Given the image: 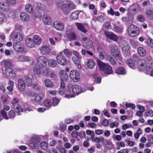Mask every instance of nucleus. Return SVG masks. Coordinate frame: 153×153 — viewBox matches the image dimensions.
Returning <instances> with one entry per match:
<instances>
[{
  "label": "nucleus",
  "instance_id": "obj_1",
  "mask_svg": "<svg viewBox=\"0 0 153 153\" xmlns=\"http://www.w3.org/2000/svg\"><path fill=\"white\" fill-rule=\"evenodd\" d=\"M97 62L100 69L105 74L109 75L113 73L112 68L108 64L104 63L99 59Z\"/></svg>",
  "mask_w": 153,
  "mask_h": 153
},
{
  "label": "nucleus",
  "instance_id": "obj_2",
  "mask_svg": "<svg viewBox=\"0 0 153 153\" xmlns=\"http://www.w3.org/2000/svg\"><path fill=\"white\" fill-rule=\"evenodd\" d=\"M110 48L112 56L116 59L121 60L122 58L117 46L115 45H111Z\"/></svg>",
  "mask_w": 153,
  "mask_h": 153
},
{
  "label": "nucleus",
  "instance_id": "obj_3",
  "mask_svg": "<svg viewBox=\"0 0 153 153\" xmlns=\"http://www.w3.org/2000/svg\"><path fill=\"white\" fill-rule=\"evenodd\" d=\"M76 7L73 3L63 4L62 6V10L63 13L65 14H68L71 10L75 8Z\"/></svg>",
  "mask_w": 153,
  "mask_h": 153
},
{
  "label": "nucleus",
  "instance_id": "obj_4",
  "mask_svg": "<svg viewBox=\"0 0 153 153\" xmlns=\"http://www.w3.org/2000/svg\"><path fill=\"white\" fill-rule=\"evenodd\" d=\"M10 39L14 41L20 42L22 40L23 37L22 35L20 33L14 32L11 34Z\"/></svg>",
  "mask_w": 153,
  "mask_h": 153
},
{
  "label": "nucleus",
  "instance_id": "obj_5",
  "mask_svg": "<svg viewBox=\"0 0 153 153\" xmlns=\"http://www.w3.org/2000/svg\"><path fill=\"white\" fill-rule=\"evenodd\" d=\"M66 35L68 39L72 40H75L77 38L76 35L71 27H69L67 30Z\"/></svg>",
  "mask_w": 153,
  "mask_h": 153
},
{
  "label": "nucleus",
  "instance_id": "obj_6",
  "mask_svg": "<svg viewBox=\"0 0 153 153\" xmlns=\"http://www.w3.org/2000/svg\"><path fill=\"white\" fill-rule=\"evenodd\" d=\"M70 76L74 82H78L80 76L78 72L76 70H72L70 72Z\"/></svg>",
  "mask_w": 153,
  "mask_h": 153
},
{
  "label": "nucleus",
  "instance_id": "obj_7",
  "mask_svg": "<svg viewBox=\"0 0 153 153\" xmlns=\"http://www.w3.org/2000/svg\"><path fill=\"white\" fill-rule=\"evenodd\" d=\"M56 59L58 64L62 65H65L67 63V60L65 56L61 54L57 56Z\"/></svg>",
  "mask_w": 153,
  "mask_h": 153
},
{
  "label": "nucleus",
  "instance_id": "obj_8",
  "mask_svg": "<svg viewBox=\"0 0 153 153\" xmlns=\"http://www.w3.org/2000/svg\"><path fill=\"white\" fill-rule=\"evenodd\" d=\"M14 50L17 52L22 53L24 50V46L20 42H16L13 45Z\"/></svg>",
  "mask_w": 153,
  "mask_h": 153
},
{
  "label": "nucleus",
  "instance_id": "obj_9",
  "mask_svg": "<svg viewBox=\"0 0 153 153\" xmlns=\"http://www.w3.org/2000/svg\"><path fill=\"white\" fill-rule=\"evenodd\" d=\"M69 85H71V88L72 89L71 92L72 94H74L75 95V94H78L81 93L82 89L79 86L76 85H72L71 84Z\"/></svg>",
  "mask_w": 153,
  "mask_h": 153
},
{
  "label": "nucleus",
  "instance_id": "obj_10",
  "mask_svg": "<svg viewBox=\"0 0 153 153\" xmlns=\"http://www.w3.org/2000/svg\"><path fill=\"white\" fill-rule=\"evenodd\" d=\"M105 35L108 39L113 40L115 42H117L118 41V37L113 33L105 32Z\"/></svg>",
  "mask_w": 153,
  "mask_h": 153
},
{
  "label": "nucleus",
  "instance_id": "obj_11",
  "mask_svg": "<svg viewBox=\"0 0 153 153\" xmlns=\"http://www.w3.org/2000/svg\"><path fill=\"white\" fill-rule=\"evenodd\" d=\"M47 62L45 60V58L44 56H41L39 57L37 59V62L36 64L39 65L41 67L45 66L46 65Z\"/></svg>",
  "mask_w": 153,
  "mask_h": 153
},
{
  "label": "nucleus",
  "instance_id": "obj_12",
  "mask_svg": "<svg viewBox=\"0 0 153 153\" xmlns=\"http://www.w3.org/2000/svg\"><path fill=\"white\" fill-rule=\"evenodd\" d=\"M53 26L56 29L59 30H62L64 29V26L63 24L59 21L54 22L53 23Z\"/></svg>",
  "mask_w": 153,
  "mask_h": 153
},
{
  "label": "nucleus",
  "instance_id": "obj_13",
  "mask_svg": "<svg viewBox=\"0 0 153 153\" xmlns=\"http://www.w3.org/2000/svg\"><path fill=\"white\" fill-rule=\"evenodd\" d=\"M18 88L20 91H24L25 89V86L24 81L19 79L18 81Z\"/></svg>",
  "mask_w": 153,
  "mask_h": 153
},
{
  "label": "nucleus",
  "instance_id": "obj_14",
  "mask_svg": "<svg viewBox=\"0 0 153 153\" xmlns=\"http://www.w3.org/2000/svg\"><path fill=\"white\" fill-rule=\"evenodd\" d=\"M71 85H68L67 87V91L65 96V97L69 99L70 98L74 97H75V95L74 94H72L71 90Z\"/></svg>",
  "mask_w": 153,
  "mask_h": 153
},
{
  "label": "nucleus",
  "instance_id": "obj_15",
  "mask_svg": "<svg viewBox=\"0 0 153 153\" xmlns=\"http://www.w3.org/2000/svg\"><path fill=\"white\" fill-rule=\"evenodd\" d=\"M115 73L118 75H125L126 74V71L124 67H120L116 69Z\"/></svg>",
  "mask_w": 153,
  "mask_h": 153
},
{
  "label": "nucleus",
  "instance_id": "obj_16",
  "mask_svg": "<svg viewBox=\"0 0 153 153\" xmlns=\"http://www.w3.org/2000/svg\"><path fill=\"white\" fill-rule=\"evenodd\" d=\"M6 73L7 75L12 78H14L16 76L14 71L10 68H8L6 70Z\"/></svg>",
  "mask_w": 153,
  "mask_h": 153
},
{
  "label": "nucleus",
  "instance_id": "obj_17",
  "mask_svg": "<svg viewBox=\"0 0 153 153\" xmlns=\"http://www.w3.org/2000/svg\"><path fill=\"white\" fill-rule=\"evenodd\" d=\"M59 77L60 80L66 81L68 78V76L65 71H61L59 73Z\"/></svg>",
  "mask_w": 153,
  "mask_h": 153
},
{
  "label": "nucleus",
  "instance_id": "obj_18",
  "mask_svg": "<svg viewBox=\"0 0 153 153\" xmlns=\"http://www.w3.org/2000/svg\"><path fill=\"white\" fill-rule=\"evenodd\" d=\"M9 6L8 3L5 2L0 3V8L5 11H7L9 10Z\"/></svg>",
  "mask_w": 153,
  "mask_h": 153
},
{
  "label": "nucleus",
  "instance_id": "obj_19",
  "mask_svg": "<svg viewBox=\"0 0 153 153\" xmlns=\"http://www.w3.org/2000/svg\"><path fill=\"white\" fill-rule=\"evenodd\" d=\"M87 67L90 69H93L95 65V63L94 60L89 59L88 60L86 63Z\"/></svg>",
  "mask_w": 153,
  "mask_h": 153
},
{
  "label": "nucleus",
  "instance_id": "obj_20",
  "mask_svg": "<svg viewBox=\"0 0 153 153\" xmlns=\"http://www.w3.org/2000/svg\"><path fill=\"white\" fill-rule=\"evenodd\" d=\"M41 53L43 55H48L49 52L48 47L46 46H43L41 47L40 49Z\"/></svg>",
  "mask_w": 153,
  "mask_h": 153
},
{
  "label": "nucleus",
  "instance_id": "obj_21",
  "mask_svg": "<svg viewBox=\"0 0 153 153\" xmlns=\"http://www.w3.org/2000/svg\"><path fill=\"white\" fill-rule=\"evenodd\" d=\"M1 65L2 66L6 68L7 69L9 68L11 66V62L9 60H3L1 63Z\"/></svg>",
  "mask_w": 153,
  "mask_h": 153
},
{
  "label": "nucleus",
  "instance_id": "obj_22",
  "mask_svg": "<svg viewBox=\"0 0 153 153\" xmlns=\"http://www.w3.org/2000/svg\"><path fill=\"white\" fill-rule=\"evenodd\" d=\"M44 98V95L42 93L38 94L35 97L34 99L35 102H40Z\"/></svg>",
  "mask_w": 153,
  "mask_h": 153
},
{
  "label": "nucleus",
  "instance_id": "obj_23",
  "mask_svg": "<svg viewBox=\"0 0 153 153\" xmlns=\"http://www.w3.org/2000/svg\"><path fill=\"white\" fill-rule=\"evenodd\" d=\"M122 51L125 56H129L130 54V51L128 46H124L122 48Z\"/></svg>",
  "mask_w": 153,
  "mask_h": 153
},
{
  "label": "nucleus",
  "instance_id": "obj_24",
  "mask_svg": "<svg viewBox=\"0 0 153 153\" xmlns=\"http://www.w3.org/2000/svg\"><path fill=\"white\" fill-rule=\"evenodd\" d=\"M42 67L36 64L33 68V71L36 74L39 75L40 74L41 72Z\"/></svg>",
  "mask_w": 153,
  "mask_h": 153
},
{
  "label": "nucleus",
  "instance_id": "obj_25",
  "mask_svg": "<svg viewBox=\"0 0 153 153\" xmlns=\"http://www.w3.org/2000/svg\"><path fill=\"white\" fill-rule=\"evenodd\" d=\"M137 65L138 68L142 67L143 68L146 66L145 61L143 59H140L138 61Z\"/></svg>",
  "mask_w": 153,
  "mask_h": 153
},
{
  "label": "nucleus",
  "instance_id": "obj_26",
  "mask_svg": "<svg viewBox=\"0 0 153 153\" xmlns=\"http://www.w3.org/2000/svg\"><path fill=\"white\" fill-rule=\"evenodd\" d=\"M13 107L16 112L17 113L18 115H20L21 114L20 112L23 111L22 109L19 104L17 105H14L13 106Z\"/></svg>",
  "mask_w": 153,
  "mask_h": 153
},
{
  "label": "nucleus",
  "instance_id": "obj_27",
  "mask_svg": "<svg viewBox=\"0 0 153 153\" xmlns=\"http://www.w3.org/2000/svg\"><path fill=\"white\" fill-rule=\"evenodd\" d=\"M24 82L28 86H31L32 85V80L27 76H25L24 77Z\"/></svg>",
  "mask_w": 153,
  "mask_h": 153
},
{
  "label": "nucleus",
  "instance_id": "obj_28",
  "mask_svg": "<svg viewBox=\"0 0 153 153\" xmlns=\"http://www.w3.org/2000/svg\"><path fill=\"white\" fill-rule=\"evenodd\" d=\"M98 51L99 53V57L100 59H103L105 58V56L106 55V53L103 50L99 48Z\"/></svg>",
  "mask_w": 153,
  "mask_h": 153
},
{
  "label": "nucleus",
  "instance_id": "obj_29",
  "mask_svg": "<svg viewBox=\"0 0 153 153\" xmlns=\"http://www.w3.org/2000/svg\"><path fill=\"white\" fill-rule=\"evenodd\" d=\"M25 42L27 46L29 48L34 47V44L31 38H28L25 40Z\"/></svg>",
  "mask_w": 153,
  "mask_h": 153
},
{
  "label": "nucleus",
  "instance_id": "obj_30",
  "mask_svg": "<svg viewBox=\"0 0 153 153\" xmlns=\"http://www.w3.org/2000/svg\"><path fill=\"white\" fill-rule=\"evenodd\" d=\"M43 21L46 25H49L51 22V19L50 17L48 15H44L43 17Z\"/></svg>",
  "mask_w": 153,
  "mask_h": 153
},
{
  "label": "nucleus",
  "instance_id": "obj_31",
  "mask_svg": "<svg viewBox=\"0 0 153 153\" xmlns=\"http://www.w3.org/2000/svg\"><path fill=\"white\" fill-rule=\"evenodd\" d=\"M20 17L22 21H27L29 20V17L28 14L25 13H22L20 15Z\"/></svg>",
  "mask_w": 153,
  "mask_h": 153
},
{
  "label": "nucleus",
  "instance_id": "obj_32",
  "mask_svg": "<svg viewBox=\"0 0 153 153\" xmlns=\"http://www.w3.org/2000/svg\"><path fill=\"white\" fill-rule=\"evenodd\" d=\"M33 41L35 44L38 45L40 44L41 41V39L39 36L37 35H35L33 37Z\"/></svg>",
  "mask_w": 153,
  "mask_h": 153
},
{
  "label": "nucleus",
  "instance_id": "obj_33",
  "mask_svg": "<svg viewBox=\"0 0 153 153\" xmlns=\"http://www.w3.org/2000/svg\"><path fill=\"white\" fill-rule=\"evenodd\" d=\"M32 87L35 90L39 92L41 91V86L37 83H34L32 84Z\"/></svg>",
  "mask_w": 153,
  "mask_h": 153
},
{
  "label": "nucleus",
  "instance_id": "obj_34",
  "mask_svg": "<svg viewBox=\"0 0 153 153\" xmlns=\"http://www.w3.org/2000/svg\"><path fill=\"white\" fill-rule=\"evenodd\" d=\"M137 52L138 54L141 56H144L146 54L145 50L142 47H139L138 48Z\"/></svg>",
  "mask_w": 153,
  "mask_h": 153
},
{
  "label": "nucleus",
  "instance_id": "obj_35",
  "mask_svg": "<svg viewBox=\"0 0 153 153\" xmlns=\"http://www.w3.org/2000/svg\"><path fill=\"white\" fill-rule=\"evenodd\" d=\"M76 25L79 30L84 33L86 32L87 30L86 29L82 24L79 23H76Z\"/></svg>",
  "mask_w": 153,
  "mask_h": 153
},
{
  "label": "nucleus",
  "instance_id": "obj_36",
  "mask_svg": "<svg viewBox=\"0 0 153 153\" xmlns=\"http://www.w3.org/2000/svg\"><path fill=\"white\" fill-rule=\"evenodd\" d=\"M45 85L48 87L51 88L53 86L52 82L49 79H46L44 81Z\"/></svg>",
  "mask_w": 153,
  "mask_h": 153
},
{
  "label": "nucleus",
  "instance_id": "obj_37",
  "mask_svg": "<svg viewBox=\"0 0 153 153\" xmlns=\"http://www.w3.org/2000/svg\"><path fill=\"white\" fill-rule=\"evenodd\" d=\"M48 63L49 65L51 67H55L57 65L56 61L53 59H51L49 60Z\"/></svg>",
  "mask_w": 153,
  "mask_h": 153
},
{
  "label": "nucleus",
  "instance_id": "obj_38",
  "mask_svg": "<svg viewBox=\"0 0 153 153\" xmlns=\"http://www.w3.org/2000/svg\"><path fill=\"white\" fill-rule=\"evenodd\" d=\"M75 64L77 66L79 69L81 68V65H80V62L78 60L77 57H74L72 58Z\"/></svg>",
  "mask_w": 153,
  "mask_h": 153
},
{
  "label": "nucleus",
  "instance_id": "obj_39",
  "mask_svg": "<svg viewBox=\"0 0 153 153\" xmlns=\"http://www.w3.org/2000/svg\"><path fill=\"white\" fill-rule=\"evenodd\" d=\"M40 138L37 135H34L31 139V141L38 144L40 141Z\"/></svg>",
  "mask_w": 153,
  "mask_h": 153
},
{
  "label": "nucleus",
  "instance_id": "obj_40",
  "mask_svg": "<svg viewBox=\"0 0 153 153\" xmlns=\"http://www.w3.org/2000/svg\"><path fill=\"white\" fill-rule=\"evenodd\" d=\"M40 146L42 149L46 150L48 148V144L45 141L42 142L40 143Z\"/></svg>",
  "mask_w": 153,
  "mask_h": 153
},
{
  "label": "nucleus",
  "instance_id": "obj_41",
  "mask_svg": "<svg viewBox=\"0 0 153 153\" xmlns=\"http://www.w3.org/2000/svg\"><path fill=\"white\" fill-rule=\"evenodd\" d=\"M36 8L39 10H44L45 9V6L44 4L40 2H37L36 3Z\"/></svg>",
  "mask_w": 153,
  "mask_h": 153
},
{
  "label": "nucleus",
  "instance_id": "obj_42",
  "mask_svg": "<svg viewBox=\"0 0 153 153\" xmlns=\"http://www.w3.org/2000/svg\"><path fill=\"white\" fill-rule=\"evenodd\" d=\"M26 10L28 12L32 13L33 10L32 5L30 4H28L25 6Z\"/></svg>",
  "mask_w": 153,
  "mask_h": 153
},
{
  "label": "nucleus",
  "instance_id": "obj_43",
  "mask_svg": "<svg viewBox=\"0 0 153 153\" xmlns=\"http://www.w3.org/2000/svg\"><path fill=\"white\" fill-rule=\"evenodd\" d=\"M79 13L78 11L72 13L71 15V18L74 20L77 19L78 17Z\"/></svg>",
  "mask_w": 153,
  "mask_h": 153
},
{
  "label": "nucleus",
  "instance_id": "obj_44",
  "mask_svg": "<svg viewBox=\"0 0 153 153\" xmlns=\"http://www.w3.org/2000/svg\"><path fill=\"white\" fill-rule=\"evenodd\" d=\"M18 60L19 61H26L28 60V58L26 56H19L17 58Z\"/></svg>",
  "mask_w": 153,
  "mask_h": 153
},
{
  "label": "nucleus",
  "instance_id": "obj_45",
  "mask_svg": "<svg viewBox=\"0 0 153 153\" xmlns=\"http://www.w3.org/2000/svg\"><path fill=\"white\" fill-rule=\"evenodd\" d=\"M107 59L112 65H115L117 64V62L111 56L108 57Z\"/></svg>",
  "mask_w": 153,
  "mask_h": 153
},
{
  "label": "nucleus",
  "instance_id": "obj_46",
  "mask_svg": "<svg viewBox=\"0 0 153 153\" xmlns=\"http://www.w3.org/2000/svg\"><path fill=\"white\" fill-rule=\"evenodd\" d=\"M52 104L53 106H56L57 105L59 102V100L57 97H54L52 99Z\"/></svg>",
  "mask_w": 153,
  "mask_h": 153
},
{
  "label": "nucleus",
  "instance_id": "obj_47",
  "mask_svg": "<svg viewBox=\"0 0 153 153\" xmlns=\"http://www.w3.org/2000/svg\"><path fill=\"white\" fill-rule=\"evenodd\" d=\"M97 19L100 22H105V17L103 14H99L98 16L97 17Z\"/></svg>",
  "mask_w": 153,
  "mask_h": 153
},
{
  "label": "nucleus",
  "instance_id": "obj_48",
  "mask_svg": "<svg viewBox=\"0 0 153 153\" xmlns=\"http://www.w3.org/2000/svg\"><path fill=\"white\" fill-rule=\"evenodd\" d=\"M1 99L4 105L5 104H8V98L6 96L2 95L1 97Z\"/></svg>",
  "mask_w": 153,
  "mask_h": 153
},
{
  "label": "nucleus",
  "instance_id": "obj_49",
  "mask_svg": "<svg viewBox=\"0 0 153 153\" xmlns=\"http://www.w3.org/2000/svg\"><path fill=\"white\" fill-rule=\"evenodd\" d=\"M114 29L117 32H120L122 31L123 29L120 27H119L117 26L115 24H113Z\"/></svg>",
  "mask_w": 153,
  "mask_h": 153
},
{
  "label": "nucleus",
  "instance_id": "obj_50",
  "mask_svg": "<svg viewBox=\"0 0 153 153\" xmlns=\"http://www.w3.org/2000/svg\"><path fill=\"white\" fill-rule=\"evenodd\" d=\"M44 105L46 107H49L51 106L52 103L50 100L47 99L45 100L43 102Z\"/></svg>",
  "mask_w": 153,
  "mask_h": 153
},
{
  "label": "nucleus",
  "instance_id": "obj_51",
  "mask_svg": "<svg viewBox=\"0 0 153 153\" xmlns=\"http://www.w3.org/2000/svg\"><path fill=\"white\" fill-rule=\"evenodd\" d=\"M139 32L137 30H132L131 31H128V33L131 36L134 37L139 33Z\"/></svg>",
  "mask_w": 153,
  "mask_h": 153
},
{
  "label": "nucleus",
  "instance_id": "obj_52",
  "mask_svg": "<svg viewBox=\"0 0 153 153\" xmlns=\"http://www.w3.org/2000/svg\"><path fill=\"white\" fill-rule=\"evenodd\" d=\"M126 63V64L131 68H133L134 66V63L132 62V60L131 59L127 60Z\"/></svg>",
  "mask_w": 153,
  "mask_h": 153
},
{
  "label": "nucleus",
  "instance_id": "obj_53",
  "mask_svg": "<svg viewBox=\"0 0 153 153\" xmlns=\"http://www.w3.org/2000/svg\"><path fill=\"white\" fill-rule=\"evenodd\" d=\"M146 16L149 18L153 17V11L152 10H147L146 12Z\"/></svg>",
  "mask_w": 153,
  "mask_h": 153
},
{
  "label": "nucleus",
  "instance_id": "obj_54",
  "mask_svg": "<svg viewBox=\"0 0 153 153\" xmlns=\"http://www.w3.org/2000/svg\"><path fill=\"white\" fill-rule=\"evenodd\" d=\"M63 52L68 57H70L72 55L71 52L68 49H65Z\"/></svg>",
  "mask_w": 153,
  "mask_h": 153
},
{
  "label": "nucleus",
  "instance_id": "obj_55",
  "mask_svg": "<svg viewBox=\"0 0 153 153\" xmlns=\"http://www.w3.org/2000/svg\"><path fill=\"white\" fill-rule=\"evenodd\" d=\"M137 28V27L134 25H131L129 26L128 28V31H131L132 30H136Z\"/></svg>",
  "mask_w": 153,
  "mask_h": 153
},
{
  "label": "nucleus",
  "instance_id": "obj_56",
  "mask_svg": "<svg viewBox=\"0 0 153 153\" xmlns=\"http://www.w3.org/2000/svg\"><path fill=\"white\" fill-rule=\"evenodd\" d=\"M5 19V14L3 12H0V22L4 21Z\"/></svg>",
  "mask_w": 153,
  "mask_h": 153
},
{
  "label": "nucleus",
  "instance_id": "obj_57",
  "mask_svg": "<svg viewBox=\"0 0 153 153\" xmlns=\"http://www.w3.org/2000/svg\"><path fill=\"white\" fill-rule=\"evenodd\" d=\"M137 19L138 21L142 22L144 21L145 18L143 16L141 15H139L137 16Z\"/></svg>",
  "mask_w": 153,
  "mask_h": 153
},
{
  "label": "nucleus",
  "instance_id": "obj_58",
  "mask_svg": "<svg viewBox=\"0 0 153 153\" xmlns=\"http://www.w3.org/2000/svg\"><path fill=\"white\" fill-rule=\"evenodd\" d=\"M1 114L5 119H8V118L7 116V113L4 111L2 110L1 111Z\"/></svg>",
  "mask_w": 153,
  "mask_h": 153
},
{
  "label": "nucleus",
  "instance_id": "obj_59",
  "mask_svg": "<svg viewBox=\"0 0 153 153\" xmlns=\"http://www.w3.org/2000/svg\"><path fill=\"white\" fill-rule=\"evenodd\" d=\"M146 59L148 61L149 65L150 64L151 65H153V61L151 56H146Z\"/></svg>",
  "mask_w": 153,
  "mask_h": 153
},
{
  "label": "nucleus",
  "instance_id": "obj_60",
  "mask_svg": "<svg viewBox=\"0 0 153 153\" xmlns=\"http://www.w3.org/2000/svg\"><path fill=\"white\" fill-rule=\"evenodd\" d=\"M146 116L147 117L148 116L150 115V116L152 117L153 116V111L151 110H149L146 111Z\"/></svg>",
  "mask_w": 153,
  "mask_h": 153
},
{
  "label": "nucleus",
  "instance_id": "obj_61",
  "mask_svg": "<svg viewBox=\"0 0 153 153\" xmlns=\"http://www.w3.org/2000/svg\"><path fill=\"white\" fill-rule=\"evenodd\" d=\"M148 45L149 46L153 47V40L151 39H149L147 41Z\"/></svg>",
  "mask_w": 153,
  "mask_h": 153
},
{
  "label": "nucleus",
  "instance_id": "obj_62",
  "mask_svg": "<svg viewBox=\"0 0 153 153\" xmlns=\"http://www.w3.org/2000/svg\"><path fill=\"white\" fill-rule=\"evenodd\" d=\"M37 144L34 143L33 142L30 143L29 144V146L30 147L33 149L35 148V147H37Z\"/></svg>",
  "mask_w": 153,
  "mask_h": 153
},
{
  "label": "nucleus",
  "instance_id": "obj_63",
  "mask_svg": "<svg viewBox=\"0 0 153 153\" xmlns=\"http://www.w3.org/2000/svg\"><path fill=\"white\" fill-rule=\"evenodd\" d=\"M9 118H13L15 116V113L13 111H10L9 114Z\"/></svg>",
  "mask_w": 153,
  "mask_h": 153
},
{
  "label": "nucleus",
  "instance_id": "obj_64",
  "mask_svg": "<svg viewBox=\"0 0 153 153\" xmlns=\"http://www.w3.org/2000/svg\"><path fill=\"white\" fill-rule=\"evenodd\" d=\"M86 47L88 48H91L92 46V41L90 39L86 42Z\"/></svg>",
  "mask_w": 153,
  "mask_h": 153
}]
</instances>
